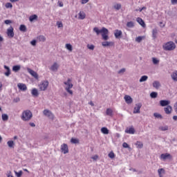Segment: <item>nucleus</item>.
Wrapping results in <instances>:
<instances>
[{"label":"nucleus","mask_w":177,"mask_h":177,"mask_svg":"<svg viewBox=\"0 0 177 177\" xmlns=\"http://www.w3.org/2000/svg\"><path fill=\"white\" fill-rule=\"evenodd\" d=\"M93 31L94 32H96L97 35H100V34H102V39H104V41H107L109 39V29L103 27L101 30H99V28L95 27Z\"/></svg>","instance_id":"1"},{"label":"nucleus","mask_w":177,"mask_h":177,"mask_svg":"<svg viewBox=\"0 0 177 177\" xmlns=\"http://www.w3.org/2000/svg\"><path fill=\"white\" fill-rule=\"evenodd\" d=\"M21 118L23 121H30L32 118V113L30 110H26L22 113Z\"/></svg>","instance_id":"2"},{"label":"nucleus","mask_w":177,"mask_h":177,"mask_svg":"<svg viewBox=\"0 0 177 177\" xmlns=\"http://www.w3.org/2000/svg\"><path fill=\"white\" fill-rule=\"evenodd\" d=\"M65 86V90L68 93H70V95H73V91L70 90L71 88H73V84L71 82V80L70 78L68 79L66 82H64Z\"/></svg>","instance_id":"3"},{"label":"nucleus","mask_w":177,"mask_h":177,"mask_svg":"<svg viewBox=\"0 0 177 177\" xmlns=\"http://www.w3.org/2000/svg\"><path fill=\"white\" fill-rule=\"evenodd\" d=\"M176 48V45L173 41H168L163 46V49L165 50H174Z\"/></svg>","instance_id":"4"},{"label":"nucleus","mask_w":177,"mask_h":177,"mask_svg":"<svg viewBox=\"0 0 177 177\" xmlns=\"http://www.w3.org/2000/svg\"><path fill=\"white\" fill-rule=\"evenodd\" d=\"M48 85H49V82L48 81H44V82H42L39 85V88L40 91H46Z\"/></svg>","instance_id":"5"},{"label":"nucleus","mask_w":177,"mask_h":177,"mask_svg":"<svg viewBox=\"0 0 177 177\" xmlns=\"http://www.w3.org/2000/svg\"><path fill=\"white\" fill-rule=\"evenodd\" d=\"M43 114L44 115H46V117H48V118H50V120H53V118H55V115H53L52 111H49L48 109H45L43 111Z\"/></svg>","instance_id":"6"},{"label":"nucleus","mask_w":177,"mask_h":177,"mask_svg":"<svg viewBox=\"0 0 177 177\" xmlns=\"http://www.w3.org/2000/svg\"><path fill=\"white\" fill-rule=\"evenodd\" d=\"M142 108V103H138L136 104V107L133 110V114H139L140 113V109Z\"/></svg>","instance_id":"7"},{"label":"nucleus","mask_w":177,"mask_h":177,"mask_svg":"<svg viewBox=\"0 0 177 177\" xmlns=\"http://www.w3.org/2000/svg\"><path fill=\"white\" fill-rule=\"evenodd\" d=\"M27 71L32 75V77H34V78H36V80H38V73L35 72V71L32 70L30 68H27Z\"/></svg>","instance_id":"8"},{"label":"nucleus","mask_w":177,"mask_h":177,"mask_svg":"<svg viewBox=\"0 0 177 177\" xmlns=\"http://www.w3.org/2000/svg\"><path fill=\"white\" fill-rule=\"evenodd\" d=\"M7 35L9 38H13L15 37V32H13V27L10 26L7 30Z\"/></svg>","instance_id":"9"},{"label":"nucleus","mask_w":177,"mask_h":177,"mask_svg":"<svg viewBox=\"0 0 177 177\" xmlns=\"http://www.w3.org/2000/svg\"><path fill=\"white\" fill-rule=\"evenodd\" d=\"M61 151L64 154H67V153H68V146L67 144H63L61 145Z\"/></svg>","instance_id":"10"},{"label":"nucleus","mask_w":177,"mask_h":177,"mask_svg":"<svg viewBox=\"0 0 177 177\" xmlns=\"http://www.w3.org/2000/svg\"><path fill=\"white\" fill-rule=\"evenodd\" d=\"M171 104V101L167 100H162L160 101V105L162 107H165V106H169Z\"/></svg>","instance_id":"11"},{"label":"nucleus","mask_w":177,"mask_h":177,"mask_svg":"<svg viewBox=\"0 0 177 177\" xmlns=\"http://www.w3.org/2000/svg\"><path fill=\"white\" fill-rule=\"evenodd\" d=\"M59 64L57 62H54L53 64L50 66V70L56 73V71L59 70Z\"/></svg>","instance_id":"12"},{"label":"nucleus","mask_w":177,"mask_h":177,"mask_svg":"<svg viewBox=\"0 0 177 177\" xmlns=\"http://www.w3.org/2000/svg\"><path fill=\"white\" fill-rule=\"evenodd\" d=\"M160 158L162 160H167L169 158V160H171V158H172V156H171V154L166 153H162L160 155Z\"/></svg>","instance_id":"13"},{"label":"nucleus","mask_w":177,"mask_h":177,"mask_svg":"<svg viewBox=\"0 0 177 177\" xmlns=\"http://www.w3.org/2000/svg\"><path fill=\"white\" fill-rule=\"evenodd\" d=\"M17 86L19 89H20V91H23L24 92L26 91V90L27 89V86H26V84L23 83H19L17 84Z\"/></svg>","instance_id":"14"},{"label":"nucleus","mask_w":177,"mask_h":177,"mask_svg":"<svg viewBox=\"0 0 177 177\" xmlns=\"http://www.w3.org/2000/svg\"><path fill=\"white\" fill-rule=\"evenodd\" d=\"M115 37L117 39L121 38V35H122V31L120 30H115L114 32Z\"/></svg>","instance_id":"15"},{"label":"nucleus","mask_w":177,"mask_h":177,"mask_svg":"<svg viewBox=\"0 0 177 177\" xmlns=\"http://www.w3.org/2000/svg\"><path fill=\"white\" fill-rule=\"evenodd\" d=\"M164 110L166 114H171L172 112V106H171V105H168L167 107L164 108Z\"/></svg>","instance_id":"16"},{"label":"nucleus","mask_w":177,"mask_h":177,"mask_svg":"<svg viewBox=\"0 0 177 177\" xmlns=\"http://www.w3.org/2000/svg\"><path fill=\"white\" fill-rule=\"evenodd\" d=\"M124 100L126 103H127V104H131V103H132L133 102L132 97H131V96L129 95H125Z\"/></svg>","instance_id":"17"},{"label":"nucleus","mask_w":177,"mask_h":177,"mask_svg":"<svg viewBox=\"0 0 177 177\" xmlns=\"http://www.w3.org/2000/svg\"><path fill=\"white\" fill-rule=\"evenodd\" d=\"M78 15H79L78 19L80 20H84V19L86 17V15L85 14V12H84V11H80Z\"/></svg>","instance_id":"18"},{"label":"nucleus","mask_w":177,"mask_h":177,"mask_svg":"<svg viewBox=\"0 0 177 177\" xmlns=\"http://www.w3.org/2000/svg\"><path fill=\"white\" fill-rule=\"evenodd\" d=\"M136 21L138 22V24L142 26V27H146V24H145V21H143V19H142V18L140 17H138L136 19Z\"/></svg>","instance_id":"19"},{"label":"nucleus","mask_w":177,"mask_h":177,"mask_svg":"<svg viewBox=\"0 0 177 177\" xmlns=\"http://www.w3.org/2000/svg\"><path fill=\"white\" fill-rule=\"evenodd\" d=\"M102 46H104V47H106V46H113V45H114V43L112 42V41H106L102 42Z\"/></svg>","instance_id":"20"},{"label":"nucleus","mask_w":177,"mask_h":177,"mask_svg":"<svg viewBox=\"0 0 177 177\" xmlns=\"http://www.w3.org/2000/svg\"><path fill=\"white\" fill-rule=\"evenodd\" d=\"M31 93L35 97H38L39 95V93H38V90L37 88H33L31 91Z\"/></svg>","instance_id":"21"},{"label":"nucleus","mask_w":177,"mask_h":177,"mask_svg":"<svg viewBox=\"0 0 177 177\" xmlns=\"http://www.w3.org/2000/svg\"><path fill=\"white\" fill-rule=\"evenodd\" d=\"M4 68L7 70L4 75H6V77H9V75H10V68H9V66L6 65H4Z\"/></svg>","instance_id":"22"},{"label":"nucleus","mask_w":177,"mask_h":177,"mask_svg":"<svg viewBox=\"0 0 177 177\" xmlns=\"http://www.w3.org/2000/svg\"><path fill=\"white\" fill-rule=\"evenodd\" d=\"M34 20H38V15H32L30 16V17H29V21H30L31 23H32V21H34Z\"/></svg>","instance_id":"23"},{"label":"nucleus","mask_w":177,"mask_h":177,"mask_svg":"<svg viewBox=\"0 0 177 177\" xmlns=\"http://www.w3.org/2000/svg\"><path fill=\"white\" fill-rule=\"evenodd\" d=\"M153 88H156V89H158L161 86V84H160V82L155 81L153 83Z\"/></svg>","instance_id":"24"},{"label":"nucleus","mask_w":177,"mask_h":177,"mask_svg":"<svg viewBox=\"0 0 177 177\" xmlns=\"http://www.w3.org/2000/svg\"><path fill=\"white\" fill-rule=\"evenodd\" d=\"M20 68H21L20 65H15L12 67V71L17 73V71H20Z\"/></svg>","instance_id":"25"},{"label":"nucleus","mask_w":177,"mask_h":177,"mask_svg":"<svg viewBox=\"0 0 177 177\" xmlns=\"http://www.w3.org/2000/svg\"><path fill=\"white\" fill-rule=\"evenodd\" d=\"M37 39L39 41V42H45L46 41V38L44 35L37 37Z\"/></svg>","instance_id":"26"},{"label":"nucleus","mask_w":177,"mask_h":177,"mask_svg":"<svg viewBox=\"0 0 177 177\" xmlns=\"http://www.w3.org/2000/svg\"><path fill=\"white\" fill-rule=\"evenodd\" d=\"M101 132L104 133V135H109V129H107V127H102Z\"/></svg>","instance_id":"27"},{"label":"nucleus","mask_w":177,"mask_h":177,"mask_svg":"<svg viewBox=\"0 0 177 177\" xmlns=\"http://www.w3.org/2000/svg\"><path fill=\"white\" fill-rule=\"evenodd\" d=\"M136 146L138 149H142L143 148V143L140 141H137L136 142Z\"/></svg>","instance_id":"28"},{"label":"nucleus","mask_w":177,"mask_h":177,"mask_svg":"<svg viewBox=\"0 0 177 177\" xmlns=\"http://www.w3.org/2000/svg\"><path fill=\"white\" fill-rule=\"evenodd\" d=\"M127 27L129 28H133V27H135V24L133 21H129L127 23Z\"/></svg>","instance_id":"29"},{"label":"nucleus","mask_w":177,"mask_h":177,"mask_svg":"<svg viewBox=\"0 0 177 177\" xmlns=\"http://www.w3.org/2000/svg\"><path fill=\"white\" fill-rule=\"evenodd\" d=\"M171 78L173 81H177V71L173 72V73L171 74Z\"/></svg>","instance_id":"30"},{"label":"nucleus","mask_w":177,"mask_h":177,"mask_svg":"<svg viewBox=\"0 0 177 177\" xmlns=\"http://www.w3.org/2000/svg\"><path fill=\"white\" fill-rule=\"evenodd\" d=\"M157 34H158V30L156 28L153 29L152 30V37L153 38V39H156V38H157Z\"/></svg>","instance_id":"31"},{"label":"nucleus","mask_w":177,"mask_h":177,"mask_svg":"<svg viewBox=\"0 0 177 177\" xmlns=\"http://www.w3.org/2000/svg\"><path fill=\"white\" fill-rule=\"evenodd\" d=\"M3 121H8L9 120V116L6 113H3L1 115Z\"/></svg>","instance_id":"32"},{"label":"nucleus","mask_w":177,"mask_h":177,"mask_svg":"<svg viewBox=\"0 0 177 177\" xmlns=\"http://www.w3.org/2000/svg\"><path fill=\"white\" fill-rule=\"evenodd\" d=\"M19 30L23 32H26V31H27V27L26 26V25H21L19 27Z\"/></svg>","instance_id":"33"},{"label":"nucleus","mask_w":177,"mask_h":177,"mask_svg":"<svg viewBox=\"0 0 177 177\" xmlns=\"http://www.w3.org/2000/svg\"><path fill=\"white\" fill-rule=\"evenodd\" d=\"M125 132H127V133L133 135V133H135V129H133L132 127L129 128V130H126Z\"/></svg>","instance_id":"34"},{"label":"nucleus","mask_w":177,"mask_h":177,"mask_svg":"<svg viewBox=\"0 0 177 177\" xmlns=\"http://www.w3.org/2000/svg\"><path fill=\"white\" fill-rule=\"evenodd\" d=\"M7 145L8 147H10L12 149L15 146V142H13L12 140L8 141Z\"/></svg>","instance_id":"35"},{"label":"nucleus","mask_w":177,"mask_h":177,"mask_svg":"<svg viewBox=\"0 0 177 177\" xmlns=\"http://www.w3.org/2000/svg\"><path fill=\"white\" fill-rule=\"evenodd\" d=\"M148 78H149V77H147V75H143L140 79V82H145V81H147Z\"/></svg>","instance_id":"36"},{"label":"nucleus","mask_w":177,"mask_h":177,"mask_svg":"<svg viewBox=\"0 0 177 177\" xmlns=\"http://www.w3.org/2000/svg\"><path fill=\"white\" fill-rule=\"evenodd\" d=\"M157 96H158V93L157 92H152L150 93V97L152 99H156V97H157Z\"/></svg>","instance_id":"37"},{"label":"nucleus","mask_w":177,"mask_h":177,"mask_svg":"<svg viewBox=\"0 0 177 177\" xmlns=\"http://www.w3.org/2000/svg\"><path fill=\"white\" fill-rule=\"evenodd\" d=\"M121 8H122L121 3H116L113 6V8H115V10H120Z\"/></svg>","instance_id":"38"},{"label":"nucleus","mask_w":177,"mask_h":177,"mask_svg":"<svg viewBox=\"0 0 177 177\" xmlns=\"http://www.w3.org/2000/svg\"><path fill=\"white\" fill-rule=\"evenodd\" d=\"M161 172H162V174H165V170L163 168L159 169L158 170L159 177H162V174H161Z\"/></svg>","instance_id":"39"},{"label":"nucleus","mask_w":177,"mask_h":177,"mask_svg":"<svg viewBox=\"0 0 177 177\" xmlns=\"http://www.w3.org/2000/svg\"><path fill=\"white\" fill-rule=\"evenodd\" d=\"M106 113V115H109L110 117L113 115V110L111 109H107Z\"/></svg>","instance_id":"40"},{"label":"nucleus","mask_w":177,"mask_h":177,"mask_svg":"<svg viewBox=\"0 0 177 177\" xmlns=\"http://www.w3.org/2000/svg\"><path fill=\"white\" fill-rule=\"evenodd\" d=\"M66 48L69 50V52H73V46L70 44H66Z\"/></svg>","instance_id":"41"},{"label":"nucleus","mask_w":177,"mask_h":177,"mask_svg":"<svg viewBox=\"0 0 177 177\" xmlns=\"http://www.w3.org/2000/svg\"><path fill=\"white\" fill-rule=\"evenodd\" d=\"M71 142L72 143H73V145H77V144L80 143V140L78 139H76V138H71Z\"/></svg>","instance_id":"42"},{"label":"nucleus","mask_w":177,"mask_h":177,"mask_svg":"<svg viewBox=\"0 0 177 177\" xmlns=\"http://www.w3.org/2000/svg\"><path fill=\"white\" fill-rule=\"evenodd\" d=\"M14 172L17 177H21V175H23V171H19V172H17V171H14Z\"/></svg>","instance_id":"43"},{"label":"nucleus","mask_w":177,"mask_h":177,"mask_svg":"<svg viewBox=\"0 0 177 177\" xmlns=\"http://www.w3.org/2000/svg\"><path fill=\"white\" fill-rule=\"evenodd\" d=\"M153 117H155V118H160V119L162 118V115H161V114L158 113H154Z\"/></svg>","instance_id":"44"},{"label":"nucleus","mask_w":177,"mask_h":177,"mask_svg":"<svg viewBox=\"0 0 177 177\" xmlns=\"http://www.w3.org/2000/svg\"><path fill=\"white\" fill-rule=\"evenodd\" d=\"M159 130L160 131H168V126H165V127L160 126V127H159Z\"/></svg>","instance_id":"45"},{"label":"nucleus","mask_w":177,"mask_h":177,"mask_svg":"<svg viewBox=\"0 0 177 177\" xmlns=\"http://www.w3.org/2000/svg\"><path fill=\"white\" fill-rule=\"evenodd\" d=\"M152 62L154 64H158L160 63V60L157 59V58L153 57Z\"/></svg>","instance_id":"46"},{"label":"nucleus","mask_w":177,"mask_h":177,"mask_svg":"<svg viewBox=\"0 0 177 177\" xmlns=\"http://www.w3.org/2000/svg\"><path fill=\"white\" fill-rule=\"evenodd\" d=\"M87 48L88 49H90V50H93V49H95V46L93 44H88Z\"/></svg>","instance_id":"47"},{"label":"nucleus","mask_w":177,"mask_h":177,"mask_svg":"<svg viewBox=\"0 0 177 177\" xmlns=\"http://www.w3.org/2000/svg\"><path fill=\"white\" fill-rule=\"evenodd\" d=\"M13 103H19L20 102V97H17L13 99L12 100Z\"/></svg>","instance_id":"48"},{"label":"nucleus","mask_w":177,"mask_h":177,"mask_svg":"<svg viewBox=\"0 0 177 177\" xmlns=\"http://www.w3.org/2000/svg\"><path fill=\"white\" fill-rule=\"evenodd\" d=\"M57 26L58 28H63V23L60 22V21H57Z\"/></svg>","instance_id":"49"},{"label":"nucleus","mask_w":177,"mask_h":177,"mask_svg":"<svg viewBox=\"0 0 177 177\" xmlns=\"http://www.w3.org/2000/svg\"><path fill=\"white\" fill-rule=\"evenodd\" d=\"M125 71H126L125 68H123L120 69V71H118V74H124V73H125Z\"/></svg>","instance_id":"50"},{"label":"nucleus","mask_w":177,"mask_h":177,"mask_svg":"<svg viewBox=\"0 0 177 177\" xmlns=\"http://www.w3.org/2000/svg\"><path fill=\"white\" fill-rule=\"evenodd\" d=\"M108 156L109 157V158H114V157H115L113 151L110 152Z\"/></svg>","instance_id":"51"},{"label":"nucleus","mask_w":177,"mask_h":177,"mask_svg":"<svg viewBox=\"0 0 177 177\" xmlns=\"http://www.w3.org/2000/svg\"><path fill=\"white\" fill-rule=\"evenodd\" d=\"M142 39H143V37H142L140 36L136 38V42H138V43L142 42Z\"/></svg>","instance_id":"52"},{"label":"nucleus","mask_w":177,"mask_h":177,"mask_svg":"<svg viewBox=\"0 0 177 177\" xmlns=\"http://www.w3.org/2000/svg\"><path fill=\"white\" fill-rule=\"evenodd\" d=\"M30 44L32 46H35L37 45V40L33 39L30 41Z\"/></svg>","instance_id":"53"},{"label":"nucleus","mask_w":177,"mask_h":177,"mask_svg":"<svg viewBox=\"0 0 177 177\" xmlns=\"http://www.w3.org/2000/svg\"><path fill=\"white\" fill-rule=\"evenodd\" d=\"M122 147H123L124 149H129V145L128 143H127V142H123Z\"/></svg>","instance_id":"54"},{"label":"nucleus","mask_w":177,"mask_h":177,"mask_svg":"<svg viewBox=\"0 0 177 177\" xmlns=\"http://www.w3.org/2000/svg\"><path fill=\"white\" fill-rule=\"evenodd\" d=\"M6 8H7V9H9V8H13V5H12L11 3H7L6 4Z\"/></svg>","instance_id":"55"},{"label":"nucleus","mask_w":177,"mask_h":177,"mask_svg":"<svg viewBox=\"0 0 177 177\" xmlns=\"http://www.w3.org/2000/svg\"><path fill=\"white\" fill-rule=\"evenodd\" d=\"M4 23H5V24H12V21L7 19L4 21Z\"/></svg>","instance_id":"56"},{"label":"nucleus","mask_w":177,"mask_h":177,"mask_svg":"<svg viewBox=\"0 0 177 177\" xmlns=\"http://www.w3.org/2000/svg\"><path fill=\"white\" fill-rule=\"evenodd\" d=\"M171 5H176L177 0H171Z\"/></svg>","instance_id":"57"},{"label":"nucleus","mask_w":177,"mask_h":177,"mask_svg":"<svg viewBox=\"0 0 177 177\" xmlns=\"http://www.w3.org/2000/svg\"><path fill=\"white\" fill-rule=\"evenodd\" d=\"M98 158H99V156H97V155H95V156H93L91 158H92L93 160H94L95 161H96V160H97Z\"/></svg>","instance_id":"58"},{"label":"nucleus","mask_w":177,"mask_h":177,"mask_svg":"<svg viewBox=\"0 0 177 177\" xmlns=\"http://www.w3.org/2000/svg\"><path fill=\"white\" fill-rule=\"evenodd\" d=\"M89 2V0H82V3L84 5L85 3H88Z\"/></svg>","instance_id":"59"},{"label":"nucleus","mask_w":177,"mask_h":177,"mask_svg":"<svg viewBox=\"0 0 177 177\" xmlns=\"http://www.w3.org/2000/svg\"><path fill=\"white\" fill-rule=\"evenodd\" d=\"M20 0H10V2H12V3H15V2H19Z\"/></svg>","instance_id":"60"},{"label":"nucleus","mask_w":177,"mask_h":177,"mask_svg":"<svg viewBox=\"0 0 177 177\" xmlns=\"http://www.w3.org/2000/svg\"><path fill=\"white\" fill-rule=\"evenodd\" d=\"M29 125H30V127H35V124L34 122L29 123Z\"/></svg>","instance_id":"61"},{"label":"nucleus","mask_w":177,"mask_h":177,"mask_svg":"<svg viewBox=\"0 0 177 177\" xmlns=\"http://www.w3.org/2000/svg\"><path fill=\"white\" fill-rule=\"evenodd\" d=\"M146 9V7H142V8L139 9V12H142V10H145Z\"/></svg>","instance_id":"62"},{"label":"nucleus","mask_w":177,"mask_h":177,"mask_svg":"<svg viewBox=\"0 0 177 177\" xmlns=\"http://www.w3.org/2000/svg\"><path fill=\"white\" fill-rule=\"evenodd\" d=\"M173 120H174V121H176L177 120V115L173 116Z\"/></svg>","instance_id":"63"},{"label":"nucleus","mask_w":177,"mask_h":177,"mask_svg":"<svg viewBox=\"0 0 177 177\" xmlns=\"http://www.w3.org/2000/svg\"><path fill=\"white\" fill-rule=\"evenodd\" d=\"M176 114H177V102H176V108L174 109Z\"/></svg>","instance_id":"64"}]
</instances>
